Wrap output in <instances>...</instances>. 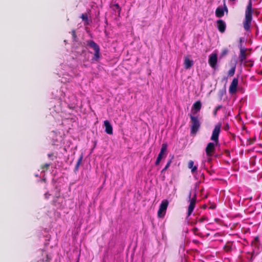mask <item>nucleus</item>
<instances>
[{
  "label": "nucleus",
  "mask_w": 262,
  "mask_h": 262,
  "mask_svg": "<svg viewBox=\"0 0 262 262\" xmlns=\"http://www.w3.org/2000/svg\"><path fill=\"white\" fill-rule=\"evenodd\" d=\"M255 13L256 15L259 14V12L252 9V4L251 0L248 2L245 10V18L243 23V26L245 30L249 31L252 20V14Z\"/></svg>",
  "instance_id": "obj_2"
},
{
  "label": "nucleus",
  "mask_w": 262,
  "mask_h": 262,
  "mask_svg": "<svg viewBox=\"0 0 262 262\" xmlns=\"http://www.w3.org/2000/svg\"><path fill=\"white\" fill-rule=\"evenodd\" d=\"M168 203V201L167 200H164L162 201L158 211L159 217H163L165 216Z\"/></svg>",
  "instance_id": "obj_5"
},
{
  "label": "nucleus",
  "mask_w": 262,
  "mask_h": 262,
  "mask_svg": "<svg viewBox=\"0 0 262 262\" xmlns=\"http://www.w3.org/2000/svg\"><path fill=\"white\" fill-rule=\"evenodd\" d=\"M188 168L191 169L192 173L195 172L198 169V167L196 165H194V162L192 160H189L188 163Z\"/></svg>",
  "instance_id": "obj_15"
},
{
  "label": "nucleus",
  "mask_w": 262,
  "mask_h": 262,
  "mask_svg": "<svg viewBox=\"0 0 262 262\" xmlns=\"http://www.w3.org/2000/svg\"><path fill=\"white\" fill-rule=\"evenodd\" d=\"M184 64L186 69H189L193 66V62L192 60H190L188 57H186L184 59Z\"/></svg>",
  "instance_id": "obj_14"
},
{
  "label": "nucleus",
  "mask_w": 262,
  "mask_h": 262,
  "mask_svg": "<svg viewBox=\"0 0 262 262\" xmlns=\"http://www.w3.org/2000/svg\"><path fill=\"white\" fill-rule=\"evenodd\" d=\"M247 49H242L239 51V59L241 62L245 61L247 58V56L249 55V53H246Z\"/></svg>",
  "instance_id": "obj_11"
},
{
  "label": "nucleus",
  "mask_w": 262,
  "mask_h": 262,
  "mask_svg": "<svg viewBox=\"0 0 262 262\" xmlns=\"http://www.w3.org/2000/svg\"><path fill=\"white\" fill-rule=\"evenodd\" d=\"M104 125L105 126V131L109 135L113 134V127L111 123L108 120H105L104 121Z\"/></svg>",
  "instance_id": "obj_13"
},
{
  "label": "nucleus",
  "mask_w": 262,
  "mask_h": 262,
  "mask_svg": "<svg viewBox=\"0 0 262 262\" xmlns=\"http://www.w3.org/2000/svg\"><path fill=\"white\" fill-rule=\"evenodd\" d=\"M229 51L228 50V49L227 48H225V49H223L222 51V52H221V56L223 57V56H225V55H226L228 53Z\"/></svg>",
  "instance_id": "obj_26"
},
{
  "label": "nucleus",
  "mask_w": 262,
  "mask_h": 262,
  "mask_svg": "<svg viewBox=\"0 0 262 262\" xmlns=\"http://www.w3.org/2000/svg\"><path fill=\"white\" fill-rule=\"evenodd\" d=\"M42 181H43V182H46V180L45 179H42Z\"/></svg>",
  "instance_id": "obj_39"
},
{
  "label": "nucleus",
  "mask_w": 262,
  "mask_h": 262,
  "mask_svg": "<svg viewBox=\"0 0 262 262\" xmlns=\"http://www.w3.org/2000/svg\"><path fill=\"white\" fill-rule=\"evenodd\" d=\"M232 244L230 243H227L224 246V250L227 252H229L232 251Z\"/></svg>",
  "instance_id": "obj_19"
},
{
  "label": "nucleus",
  "mask_w": 262,
  "mask_h": 262,
  "mask_svg": "<svg viewBox=\"0 0 262 262\" xmlns=\"http://www.w3.org/2000/svg\"><path fill=\"white\" fill-rule=\"evenodd\" d=\"M202 107V103L200 101H197L195 102L192 106L191 111L192 112L193 110L194 112L193 113V114H196L198 112L200 111Z\"/></svg>",
  "instance_id": "obj_12"
},
{
  "label": "nucleus",
  "mask_w": 262,
  "mask_h": 262,
  "mask_svg": "<svg viewBox=\"0 0 262 262\" xmlns=\"http://www.w3.org/2000/svg\"><path fill=\"white\" fill-rule=\"evenodd\" d=\"M222 107V105H217L214 109V111H213V116L214 117H216V114H217V112L218 111V110H219L220 109H221V108Z\"/></svg>",
  "instance_id": "obj_25"
},
{
  "label": "nucleus",
  "mask_w": 262,
  "mask_h": 262,
  "mask_svg": "<svg viewBox=\"0 0 262 262\" xmlns=\"http://www.w3.org/2000/svg\"><path fill=\"white\" fill-rule=\"evenodd\" d=\"M167 149V143L162 144L161 148V150L158 156V157L161 158V160L163 157H165L167 155V154H166Z\"/></svg>",
  "instance_id": "obj_10"
},
{
  "label": "nucleus",
  "mask_w": 262,
  "mask_h": 262,
  "mask_svg": "<svg viewBox=\"0 0 262 262\" xmlns=\"http://www.w3.org/2000/svg\"><path fill=\"white\" fill-rule=\"evenodd\" d=\"M224 15V11L223 8L217 7L215 10V15L217 17H222Z\"/></svg>",
  "instance_id": "obj_16"
},
{
  "label": "nucleus",
  "mask_w": 262,
  "mask_h": 262,
  "mask_svg": "<svg viewBox=\"0 0 262 262\" xmlns=\"http://www.w3.org/2000/svg\"><path fill=\"white\" fill-rule=\"evenodd\" d=\"M86 45L90 48L93 49L95 53L92 60L93 61H98L101 55L99 46L93 40H87Z\"/></svg>",
  "instance_id": "obj_3"
},
{
  "label": "nucleus",
  "mask_w": 262,
  "mask_h": 262,
  "mask_svg": "<svg viewBox=\"0 0 262 262\" xmlns=\"http://www.w3.org/2000/svg\"><path fill=\"white\" fill-rule=\"evenodd\" d=\"M161 161V158L157 157L156 161L155 162V165H158L159 164V163H160Z\"/></svg>",
  "instance_id": "obj_32"
},
{
  "label": "nucleus",
  "mask_w": 262,
  "mask_h": 262,
  "mask_svg": "<svg viewBox=\"0 0 262 262\" xmlns=\"http://www.w3.org/2000/svg\"><path fill=\"white\" fill-rule=\"evenodd\" d=\"M51 194L49 193V192H46L44 194L45 199H49L50 198Z\"/></svg>",
  "instance_id": "obj_31"
},
{
  "label": "nucleus",
  "mask_w": 262,
  "mask_h": 262,
  "mask_svg": "<svg viewBox=\"0 0 262 262\" xmlns=\"http://www.w3.org/2000/svg\"><path fill=\"white\" fill-rule=\"evenodd\" d=\"M229 128V125L228 124H227L225 126L224 129L225 130H228V129Z\"/></svg>",
  "instance_id": "obj_35"
},
{
  "label": "nucleus",
  "mask_w": 262,
  "mask_h": 262,
  "mask_svg": "<svg viewBox=\"0 0 262 262\" xmlns=\"http://www.w3.org/2000/svg\"><path fill=\"white\" fill-rule=\"evenodd\" d=\"M113 9L114 10H117L118 14H120V11H121V8H120V7L119 6V5L118 4H115V5H113Z\"/></svg>",
  "instance_id": "obj_23"
},
{
  "label": "nucleus",
  "mask_w": 262,
  "mask_h": 262,
  "mask_svg": "<svg viewBox=\"0 0 262 262\" xmlns=\"http://www.w3.org/2000/svg\"><path fill=\"white\" fill-rule=\"evenodd\" d=\"M217 28L220 32L223 33L226 29V23L222 19H219L216 21Z\"/></svg>",
  "instance_id": "obj_9"
},
{
  "label": "nucleus",
  "mask_w": 262,
  "mask_h": 262,
  "mask_svg": "<svg viewBox=\"0 0 262 262\" xmlns=\"http://www.w3.org/2000/svg\"><path fill=\"white\" fill-rule=\"evenodd\" d=\"M245 66L249 67H252L253 66V63L251 60L245 61Z\"/></svg>",
  "instance_id": "obj_24"
},
{
  "label": "nucleus",
  "mask_w": 262,
  "mask_h": 262,
  "mask_svg": "<svg viewBox=\"0 0 262 262\" xmlns=\"http://www.w3.org/2000/svg\"><path fill=\"white\" fill-rule=\"evenodd\" d=\"M161 161V158L157 157L156 161L155 162V165H158L159 164V163H160Z\"/></svg>",
  "instance_id": "obj_33"
},
{
  "label": "nucleus",
  "mask_w": 262,
  "mask_h": 262,
  "mask_svg": "<svg viewBox=\"0 0 262 262\" xmlns=\"http://www.w3.org/2000/svg\"><path fill=\"white\" fill-rule=\"evenodd\" d=\"M191 195V192H190L189 194V198L190 200V204H189V205L188 206V208L187 216H189L191 214L192 212H193V211L194 209L196 202V194H194V196L191 199H190Z\"/></svg>",
  "instance_id": "obj_6"
},
{
  "label": "nucleus",
  "mask_w": 262,
  "mask_h": 262,
  "mask_svg": "<svg viewBox=\"0 0 262 262\" xmlns=\"http://www.w3.org/2000/svg\"><path fill=\"white\" fill-rule=\"evenodd\" d=\"M238 80L237 78H234L232 80L229 88V92L231 94H234L237 92V88L238 85Z\"/></svg>",
  "instance_id": "obj_8"
},
{
  "label": "nucleus",
  "mask_w": 262,
  "mask_h": 262,
  "mask_svg": "<svg viewBox=\"0 0 262 262\" xmlns=\"http://www.w3.org/2000/svg\"><path fill=\"white\" fill-rule=\"evenodd\" d=\"M221 126L222 124L218 123L215 125L213 129L210 139L214 142L208 143L205 148V152L208 157L212 156L215 151V146L219 143V138L221 132Z\"/></svg>",
  "instance_id": "obj_1"
},
{
  "label": "nucleus",
  "mask_w": 262,
  "mask_h": 262,
  "mask_svg": "<svg viewBox=\"0 0 262 262\" xmlns=\"http://www.w3.org/2000/svg\"><path fill=\"white\" fill-rule=\"evenodd\" d=\"M54 156V154L53 153H50V154H48V157L49 158H51L52 160H53V158H51L52 157H53Z\"/></svg>",
  "instance_id": "obj_34"
},
{
  "label": "nucleus",
  "mask_w": 262,
  "mask_h": 262,
  "mask_svg": "<svg viewBox=\"0 0 262 262\" xmlns=\"http://www.w3.org/2000/svg\"><path fill=\"white\" fill-rule=\"evenodd\" d=\"M236 65H234L228 71V74L229 76H233L235 73Z\"/></svg>",
  "instance_id": "obj_20"
},
{
  "label": "nucleus",
  "mask_w": 262,
  "mask_h": 262,
  "mask_svg": "<svg viewBox=\"0 0 262 262\" xmlns=\"http://www.w3.org/2000/svg\"><path fill=\"white\" fill-rule=\"evenodd\" d=\"M217 62V55L216 53H212L209 56L208 63L209 66L213 69H216V64Z\"/></svg>",
  "instance_id": "obj_7"
},
{
  "label": "nucleus",
  "mask_w": 262,
  "mask_h": 262,
  "mask_svg": "<svg viewBox=\"0 0 262 262\" xmlns=\"http://www.w3.org/2000/svg\"><path fill=\"white\" fill-rule=\"evenodd\" d=\"M258 239H259V238H258V236H256V237H255V238H254V240H255V241H256V242H258Z\"/></svg>",
  "instance_id": "obj_36"
},
{
  "label": "nucleus",
  "mask_w": 262,
  "mask_h": 262,
  "mask_svg": "<svg viewBox=\"0 0 262 262\" xmlns=\"http://www.w3.org/2000/svg\"><path fill=\"white\" fill-rule=\"evenodd\" d=\"M72 36H73V39L74 40H76V38H77V36H76V32L74 30H72Z\"/></svg>",
  "instance_id": "obj_30"
},
{
  "label": "nucleus",
  "mask_w": 262,
  "mask_h": 262,
  "mask_svg": "<svg viewBox=\"0 0 262 262\" xmlns=\"http://www.w3.org/2000/svg\"><path fill=\"white\" fill-rule=\"evenodd\" d=\"M171 163V160H169L168 161V162L167 163L166 165H165V167L162 169L161 172H163V171H165L169 167Z\"/></svg>",
  "instance_id": "obj_27"
},
{
  "label": "nucleus",
  "mask_w": 262,
  "mask_h": 262,
  "mask_svg": "<svg viewBox=\"0 0 262 262\" xmlns=\"http://www.w3.org/2000/svg\"><path fill=\"white\" fill-rule=\"evenodd\" d=\"M81 18L84 21V25H89V21L88 18V14L87 13H82L81 15Z\"/></svg>",
  "instance_id": "obj_18"
},
{
  "label": "nucleus",
  "mask_w": 262,
  "mask_h": 262,
  "mask_svg": "<svg viewBox=\"0 0 262 262\" xmlns=\"http://www.w3.org/2000/svg\"><path fill=\"white\" fill-rule=\"evenodd\" d=\"M192 231H193V233L195 234V235H199L200 236H201L202 235V233L199 232V229L198 228H196V227H194L192 229Z\"/></svg>",
  "instance_id": "obj_22"
},
{
  "label": "nucleus",
  "mask_w": 262,
  "mask_h": 262,
  "mask_svg": "<svg viewBox=\"0 0 262 262\" xmlns=\"http://www.w3.org/2000/svg\"><path fill=\"white\" fill-rule=\"evenodd\" d=\"M205 220V218L204 217H202L196 220V221L194 223V224H196V223H202L204 222V221Z\"/></svg>",
  "instance_id": "obj_29"
},
{
  "label": "nucleus",
  "mask_w": 262,
  "mask_h": 262,
  "mask_svg": "<svg viewBox=\"0 0 262 262\" xmlns=\"http://www.w3.org/2000/svg\"><path fill=\"white\" fill-rule=\"evenodd\" d=\"M244 40H243V38L242 37H241L239 38V50H241V48L242 49H245V48H244L243 47V42Z\"/></svg>",
  "instance_id": "obj_28"
},
{
  "label": "nucleus",
  "mask_w": 262,
  "mask_h": 262,
  "mask_svg": "<svg viewBox=\"0 0 262 262\" xmlns=\"http://www.w3.org/2000/svg\"><path fill=\"white\" fill-rule=\"evenodd\" d=\"M225 9L226 11H228V9L226 6L225 7Z\"/></svg>",
  "instance_id": "obj_38"
},
{
  "label": "nucleus",
  "mask_w": 262,
  "mask_h": 262,
  "mask_svg": "<svg viewBox=\"0 0 262 262\" xmlns=\"http://www.w3.org/2000/svg\"><path fill=\"white\" fill-rule=\"evenodd\" d=\"M82 159H83V156L81 155L78 158L77 162H76V165L75 166V168H74V171L75 172H77L78 170H79V166L80 165L81 162H82Z\"/></svg>",
  "instance_id": "obj_17"
},
{
  "label": "nucleus",
  "mask_w": 262,
  "mask_h": 262,
  "mask_svg": "<svg viewBox=\"0 0 262 262\" xmlns=\"http://www.w3.org/2000/svg\"><path fill=\"white\" fill-rule=\"evenodd\" d=\"M189 117L191 120V127H190V133L192 135H195L198 132L201 123L198 119V117L194 116L192 115H189Z\"/></svg>",
  "instance_id": "obj_4"
},
{
  "label": "nucleus",
  "mask_w": 262,
  "mask_h": 262,
  "mask_svg": "<svg viewBox=\"0 0 262 262\" xmlns=\"http://www.w3.org/2000/svg\"><path fill=\"white\" fill-rule=\"evenodd\" d=\"M226 153L228 155L230 154V152L229 150H226Z\"/></svg>",
  "instance_id": "obj_37"
},
{
  "label": "nucleus",
  "mask_w": 262,
  "mask_h": 262,
  "mask_svg": "<svg viewBox=\"0 0 262 262\" xmlns=\"http://www.w3.org/2000/svg\"><path fill=\"white\" fill-rule=\"evenodd\" d=\"M50 164L46 163L41 166V169L43 171H45L49 169V166H50Z\"/></svg>",
  "instance_id": "obj_21"
}]
</instances>
